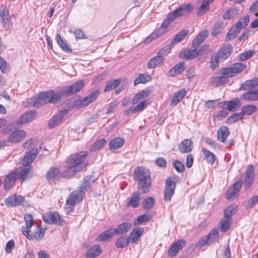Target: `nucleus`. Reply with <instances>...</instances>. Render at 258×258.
Listing matches in <instances>:
<instances>
[{"label":"nucleus","mask_w":258,"mask_h":258,"mask_svg":"<svg viewBox=\"0 0 258 258\" xmlns=\"http://www.w3.org/2000/svg\"><path fill=\"white\" fill-rule=\"evenodd\" d=\"M132 224L131 222H123L119 224L116 228L113 229L115 234L117 235L126 233L132 228Z\"/></svg>","instance_id":"22"},{"label":"nucleus","mask_w":258,"mask_h":258,"mask_svg":"<svg viewBox=\"0 0 258 258\" xmlns=\"http://www.w3.org/2000/svg\"><path fill=\"white\" fill-rule=\"evenodd\" d=\"M46 229L43 227H41L39 225L36 228L34 235H31L32 238H28L29 239L33 240L36 239L38 241L41 240L44 236L45 232Z\"/></svg>","instance_id":"41"},{"label":"nucleus","mask_w":258,"mask_h":258,"mask_svg":"<svg viewBox=\"0 0 258 258\" xmlns=\"http://www.w3.org/2000/svg\"><path fill=\"white\" fill-rule=\"evenodd\" d=\"M231 221V219L226 218H224L221 220L220 226V230L221 231L225 232L228 230Z\"/></svg>","instance_id":"57"},{"label":"nucleus","mask_w":258,"mask_h":258,"mask_svg":"<svg viewBox=\"0 0 258 258\" xmlns=\"http://www.w3.org/2000/svg\"><path fill=\"white\" fill-rule=\"evenodd\" d=\"M208 45H204L200 47L198 50L196 48L192 49H186L183 51L180 52L179 57L183 58L191 59L197 57L199 54H202L208 47Z\"/></svg>","instance_id":"8"},{"label":"nucleus","mask_w":258,"mask_h":258,"mask_svg":"<svg viewBox=\"0 0 258 258\" xmlns=\"http://www.w3.org/2000/svg\"><path fill=\"white\" fill-rule=\"evenodd\" d=\"M62 117L63 115L62 113H59L54 115L48 122V127L51 128L58 124L62 120Z\"/></svg>","instance_id":"45"},{"label":"nucleus","mask_w":258,"mask_h":258,"mask_svg":"<svg viewBox=\"0 0 258 258\" xmlns=\"http://www.w3.org/2000/svg\"><path fill=\"white\" fill-rule=\"evenodd\" d=\"M17 178V175L16 173H11L8 174L4 180V188L6 190L10 189L15 184Z\"/></svg>","instance_id":"27"},{"label":"nucleus","mask_w":258,"mask_h":258,"mask_svg":"<svg viewBox=\"0 0 258 258\" xmlns=\"http://www.w3.org/2000/svg\"><path fill=\"white\" fill-rule=\"evenodd\" d=\"M124 143L123 138L116 137L110 140L109 142V149L110 150H115L121 148Z\"/></svg>","instance_id":"35"},{"label":"nucleus","mask_w":258,"mask_h":258,"mask_svg":"<svg viewBox=\"0 0 258 258\" xmlns=\"http://www.w3.org/2000/svg\"><path fill=\"white\" fill-rule=\"evenodd\" d=\"M213 0H203L202 5L199 9L197 14L198 15H203L207 12L209 9V4L213 2Z\"/></svg>","instance_id":"48"},{"label":"nucleus","mask_w":258,"mask_h":258,"mask_svg":"<svg viewBox=\"0 0 258 258\" xmlns=\"http://www.w3.org/2000/svg\"><path fill=\"white\" fill-rule=\"evenodd\" d=\"M177 253V241L173 243L168 251V255L171 257L174 256Z\"/></svg>","instance_id":"63"},{"label":"nucleus","mask_w":258,"mask_h":258,"mask_svg":"<svg viewBox=\"0 0 258 258\" xmlns=\"http://www.w3.org/2000/svg\"><path fill=\"white\" fill-rule=\"evenodd\" d=\"M62 172L61 173L59 169L54 167L51 168L47 172L46 177L48 180H54L61 177Z\"/></svg>","instance_id":"33"},{"label":"nucleus","mask_w":258,"mask_h":258,"mask_svg":"<svg viewBox=\"0 0 258 258\" xmlns=\"http://www.w3.org/2000/svg\"><path fill=\"white\" fill-rule=\"evenodd\" d=\"M37 153V149L36 148H32L29 152L26 153L23 159V164L31 166V163L35 159Z\"/></svg>","instance_id":"21"},{"label":"nucleus","mask_w":258,"mask_h":258,"mask_svg":"<svg viewBox=\"0 0 258 258\" xmlns=\"http://www.w3.org/2000/svg\"><path fill=\"white\" fill-rule=\"evenodd\" d=\"M246 68V66L241 62L234 63L231 67L222 69V74L227 77H232L235 75L241 73Z\"/></svg>","instance_id":"6"},{"label":"nucleus","mask_w":258,"mask_h":258,"mask_svg":"<svg viewBox=\"0 0 258 258\" xmlns=\"http://www.w3.org/2000/svg\"><path fill=\"white\" fill-rule=\"evenodd\" d=\"M0 70L3 73H7L10 70V67L8 63L0 56Z\"/></svg>","instance_id":"61"},{"label":"nucleus","mask_w":258,"mask_h":258,"mask_svg":"<svg viewBox=\"0 0 258 258\" xmlns=\"http://www.w3.org/2000/svg\"><path fill=\"white\" fill-rule=\"evenodd\" d=\"M202 150L205 156V158L207 161L208 163L213 164L216 159L215 155L212 152L208 150H206L205 148H202Z\"/></svg>","instance_id":"52"},{"label":"nucleus","mask_w":258,"mask_h":258,"mask_svg":"<svg viewBox=\"0 0 258 258\" xmlns=\"http://www.w3.org/2000/svg\"><path fill=\"white\" fill-rule=\"evenodd\" d=\"M257 79L249 80L241 84L240 89L243 90H254L257 88Z\"/></svg>","instance_id":"31"},{"label":"nucleus","mask_w":258,"mask_h":258,"mask_svg":"<svg viewBox=\"0 0 258 258\" xmlns=\"http://www.w3.org/2000/svg\"><path fill=\"white\" fill-rule=\"evenodd\" d=\"M254 167L252 165H249L246 169L244 178V185L247 190L250 188L253 181Z\"/></svg>","instance_id":"19"},{"label":"nucleus","mask_w":258,"mask_h":258,"mask_svg":"<svg viewBox=\"0 0 258 258\" xmlns=\"http://www.w3.org/2000/svg\"><path fill=\"white\" fill-rule=\"evenodd\" d=\"M24 220L25 221L26 226L22 227V231L23 234L26 236L27 238H32L29 234V229L32 226L33 221V217L31 214H26L24 216Z\"/></svg>","instance_id":"20"},{"label":"nucleus","mask_w":258,"mask_h":258,"mask_svg":"<svg viewBox=\"0 0 258 258\" xmlns=\"http://www.w3.org/2000/svg\"><path fill=\"white\" fill-rule=\"evenodd\" d=\"M254 53L255 51L254 50H248L245 52L240 53L239 55V58L241 61L245 60L251 57Z\"/></svg>","instance_id":"60"},{"label":"nucleus","mask_w":258,"mask_h":258,"mask_svg":"<svg viewBox=\"0 0 258 258\" xmlns=\"http://www.w3.org/2000/svg\"><path fill=\"white\" fill-rule=\"evenodd\" d=\"M226 105L227 109L230 111H235L240 106V100L238 98H235L230 101L224 102Z\"/></svg>","instance_id":"37"},{"label":"nucleus","mask_w":258,"mask_h":258,"mask_svg":"<svg viewBox=\"0 0 258 258\" xmlns=\"http://www.w3.org/2000/svg\"><path fill=\"white\" fill-rule=\"evenodd\" d=\"M238 14V10L235 8H232L227 10L223 15V19L225 20H229L231 18L236 16Z\"/></svg>","instance_id":"53"},{"label":"nucleus","mask_w":258,"mask_h":258,"mask_svg":"<svg viewBox=\"0 0 258 258\" xmlns=\"http://www.w3.org/2000/svg\"><path fill=\"white\" fill-rule=\"evenodd\" d=\"M30 169V166L23 164L21 167L17 169V172H15L17 175V178L24 180Z\"/></svg>","instance_id":"36"},{"label":"nucleus","mask_w":258,"mask_h":258,"mask_svg":"<svg viewBox=\"0 0 258 258\" xmlns=\"http://www.w3.org/2000/svg\"><path fill=\"white\" fill-rule=\"evenodd\" d=\"M144 231V229L142 227L134 228L129 235V240L132 243L136 242L143 235Z\"/></svg>","instance_id":"26"},{"label":"nucleus","mask_w":258,"mask_h":258,"mask_svg":"<svg viewBox=\"0 0 258 258\" xmlns=\"http://www.w3.org/2000/svg\"><path fill=\"white\" fill-rule=\"evenodd\" d=\"M177 17V9L170 13L164 20L160 27L153 32L150 36L145 40V43H149L157 38L161 37L167 31V28L174 19Z\"/></svg>","instance_id":"3"},{"label":"nucleus","mask_w":258,"mask_h":258,"mask_svg":"<svg viewBox=\"0 0 258 258\" xmlns=\"http://www.w3.org/2000/svg\"><path fill=\"white\" fill-rule=\"evenodd\" d=\"M114 234H115L114 229H109L101 233L97 238V240L101 241L107 240L112 237Z\"/></svg>","instance_id":"44"},{"label":"nucleus","mask_w":258,"mask_h":258,"mask_svg":"<svg viewBox=\"0 0 258 258\" xmlns=\"http://www.w3.org/2000/svg\"><path fill=\"white\" fill-rule=\"evenodd\" d=\"M140 191L134 192L131 195L130 200L127 202L126 206L134 208H137L140 203Z\"/></svg>","instance_id":"24"},{"label":"nucleus","mask_w":258,"mask_h":258,"mask_svg":"<svg viewBox=\"0 0 258 258\" xmlns=\"http://www.w3.org/2000/svg\"><path fill=\"white\" fill-rule=\"evenodd\" d=\"M101 252V247L99 245H95L90 248L86 252L87 257L94 258L98 256Z\"/></svg>","instance_id":"40"},{"label":"nucleus","mask_w":258,"mask_h":258,"mask_svg":"<svg viewBox=\"0 0 258 258\" xmlns=\"http://www.w3.org/2000/svg\"><path fill=\"white\" fill-rule=\"evenodd\" d=\"M242 181L239 180L235 182L232 186L227 191L226 195V198L227 200L231 199L239 190L242 185Z\"/></svg>","instance_id":"30"},{"label":"nucleus","mask_w":258,"mask_h":258,"mask_svg":"<svg viewBox=\"0 0 258 258\" xmlns=\"http://www.w3.org/2000/svg\"><path fill=\"white\" fill-rule=\"evenodd\" d=\"M258 202V196H254L247 202L246 207L247 208L253 207Z\"/></svg>","instance_id":"64"},{"label":"nucleus","mask_w":258,"mask_h":258,"mask_svg":"<svg viewBox=\"0 0 258 258\" xmlns=\"http://www.w3.org/2000/svg\"><path fill=\"white\" fill-rule=\"evenodd\" d=\"M151 77L150 76H147L146 77L140 74L135 80L134 81V85L136 86L138 84L143 83L145 84L148 81H150L151 80Z\"/></svg>","instance_id":"56"},{"label":"nucleus","mask_w":258,"mask_h":258,"mask_svg":"<svg viewBox=\"0 0 258 258\" xmlns=\"http://www.w3.org/2000/svg\"><path fill=\"white\" fill-rule=\"evenodd\" d=\"M24 130H16L11 134L7 141L2 142L3 146H6L7 142L18 143L22 141L26 136Z\"/></svg>","instance_id":"14"},{"label":"nucleus","mask_w":258,"mask_h":258,"mask_svg":"<svg viewBox=\"0 0 258 258\" xmlns=\"http://www.w3.org/2000/svg\"><path fill=\"white\" fill-rule=\"evenodd\" d=\"M243 117V114L241 112L235 113L227 119V123L228 124L233 123Z\"/></svg>","instance_id":"55"},{"label":"nucleus","mask_w":258,"mask_h":258,"mask_svg":"<svg viewBox=\"0 0 258 258\" xmlns=\"http://www.w3.org/2000/svg\"><path fill=\"white\" fill-rule=\"evenodd\" d=\"M150 93V90L148 89L143 90L138 93L132 100V104H137L140 100L147 97Z\"/></svg>","instance_id":"39"},{"label":"nucleus","mask_w":258,"mask_h":258,"mask_svg":"<svg viewBox=\"0 0 258 258\" xmlns=\"http://www.w3.org/2000/svg\"><path fill=\"white\" fill-rule=\"evenodd\" d=\"M242 181L239 180L235 182L232 186L227 191L226 195V198L227 200L231 199L239 190L242 185Z\"/></svg>","instance_id":"29"},{"label":"nucleus","mask_w":258,"mask_h":258,"mask_svg":"<svg viewBox=\"0 0 258 258\" xmlns=\"http://www.w3.org/2000/svg\"><path fill=\"white\" fill-rule=\"evenodd\" d=\"M236 212V206L234 205H230L228 207L224 212V218L231 219L233 215Z\"/></svg>","instance_id":"49"},{"label":"nucleus","mask_w":258,"mask_h":258,"mask_svg":"<svg viewBox=\"0 0 258 258\" xmlns=\"http://www.w3.org/2000/svg\"><path fill=\"white\" fill-rule=\"evenodd\" d=\"M84 87L83 80H80L75 82L73 85L68 86L65 89L64 93L69 95H73L79 92Z\"/></svg>","instance_id":"18"},{"label":"nucleus","mask_w":258,"mask_h":258,"mask_svg":"<svg viewBox=\"0 0 258 258\" xmlns=\"http://www.w3.org/2000/svg\"><path fill=\"white\" fill-rule=\"evenodd\" d=\"M25 201L24 197L14 194L5 200L6 205L8 207H15L22 205Z\"/></svg>","instance_id":"12"},{"label":"nucleus","mask_w":258,"mask_h":258,"mask_svg":"<svg viewBox=\"0 0 258 258\" xmlns=\"http://www.w3.org/2000/svg\"><path fill=\"white\" fill-rule=\"evenodd\" d=\"M62 93L58 92L56 93L53 90H49L41 93L33 101V106L39 108L47 103H56L62 96Z\"/></svg>","instance_id":"4"},{"label":"nucleus","mask_w":258,"mask_h":258,"mask_svg":"<svg viewBox=\"0 0 258 258\" xmlns=\"http://www.w3.org/2000/svg\"><path fill=\"white\" fill-rule=\"evenodd\" d=\"M88 153L81 151L70 156L65 163L66 169L62 172V178H71L77 173L82 171L87 165L85 159Z\"/></svg>","instance_id":"1"},{"label":"nucleus","mask_w":258,"mask_h":258,"mask_svg":"<svg viewBox=\"0 0 258 258\" xmlns=\"http://www.w3.org/2000/svg\"><path fill=\"white\" fill-rule=\"evenodd\" d=\"M175 187L176 183L175 181L172 180L170 177L168 178L166 182L164 195V199L165 201H170L171 198L174 194Z\"/></svg>","instance_id":"15"},{"label":"nucleus","mask_w":258,"mask_h":258,"mask_svg":"<svg viewBox=\"0 0 258 258\" xmlns=\"http://www.w3.org/2000/svg\"><path fill=\"white\" fill-rule=\"evenodd\" d=\"M106 143V141L105 140V139L102 138V139H99L97 141H96L95 143H94L91 150L92 151H95L99 149L102 146H103Z\"/></svg>","instance_id":"59"},{"label":"nucleus","mask_w":258,"mask_h":258,"mask_svg":"<svg viewBox=\"0 0 258 258\" xmlns=\"http://www.w3.org/2000/svg\"><path fill=\"white\" fill-rule=\"evenodd\" d=\"M36 115V112L35 111L27 112L21 115L17 121V124L18 125H21L30 121Z\"/></svg>","instance_id":"25"},{"label":"nucleus","mask_w":258,"mask_h":258,"mask_svg":"<svg viewBox=\"0 0 258 258\" xmlns=\"http://www.w3.org/2000/svg\"><path fill=\"white\" fill-rule=\"evenodd\" d=\"M257 110V107L254 105H245L242 107L241 113L243 114L244 116L245 115H250L256 112Z\"/></svg>","instance_id":"43"},{"label":"nucleus","mask_w":258,"mask_h":258,"mask_svg":"<svg viewBox=\"0 0 258 258\" xmlns=\"http://www.w3.org/2000/svg\"><path fill=\"white\" fill-rule=\"evenodd\" d=\"M242 181L239 180L235 182L232 186L227 191L226 195V198L227 200L231 199L239 190L242 185Z\"/></svg>","instance_id":"28"},{"label":"nucleus","mask_w":258,"mask_h":258,"mask_svg":"<svg viewBox=\"0 0 258 258\" xmlns=\"http://www.w3.org/2000/svg\"><path fill=\"white\" fill-rule=\"evenodd\" d=\"M0 20L3 27L6 30L10 29L12 26L11 18L10 17L9 12L7 9H3L0 12Z\"/></svg>","instance_id":"17"},{"label":"nucleus","mask_w":258,"mask_h":258,"mask_svg":"<svg viewBox=\"0 0 258 258\" xmlns=\"http://www.w3.org/2000/svg\"><path fill=\"white\" fill-rule=\"evenodd\" d=\"M193 9V7L190 4H186L178 7V16H183L189 13Z\"/></svg>","instance_id":"50"},{"label":"nucleus","mask_w":258,"mask_h":258,"mask_svg":"<svg viewBox=\"0 0 258 258\" xmlns=\"http://www.w3.org/2000/svg\"><path fill=\"white\" fill-rule=\"evenodd\" d=\"M154 199L152 197H148L145 199L143 203V208L144 210L151 209L154 204Z\"/></svg>","instance_id":"54"},{"label":"nucleus","mask_w":258,"mask_h":258,"mask_svg":"<svg viewBox=\"0 0 258 258\" xmlns=\"http://www.w3.org/2000/svg\"><path fill=\"white\" fill-rule=\"evenodd\" d=\"M129 242L128 237L120 236L116 239L115 244L116 248H123L127 247Z\"/></svg>","instance_id":"42"},{"label":"nucleus","mask_w":258,"mask_h":258,"mask_svg":"<svg viewBox=\"0 0 258 258\" xmlns=\"http://www.w3.org/2000/svg\"><path fill=\"white\" fill-rule=\"evenodd\" d=\"M134 179L138 181V188L143 194L148 192L151 186V177L150 170L143 167H136L133 173Z\"/></svg>","instance_id":"2"},{"label":"nucleus","mask_w":258,"mask_h":258,"mask_svg":"<svg viewBox=\"0 0 258 258\" xmlns=\"http://www.w3.org/2000/svg\"><path fill=\"white\" fill-rule=\"evenodd\" d=\"M179 151L183 153L191 152L193 149V143L190 139H185L178 146Z\"/></svg>","instance_id":"23"},{"label":"nucleus","mask_w":258,"mask_h":258,"mask_svg":"<svg viewBox=\"0 0 258 258\" xmlns=\"http://www.w3.org/2000/svg\"><path fill=\"white\" fill-rule=\"evenodd\" d=\"M232 51V47L230 44H227L222 47L214 57L216 63H218L219 61L227 59L231 54Z\"/></svg>","instance_id":"11"},{"label":"nucleus","mask_w":258,"mask_h":258,"mask_svg":"<svg viewBox=\"0 0 258 258\" xmlns=\"http://www.w3.org/2000/svg\"><path fill=\"white\" fill-rule=\"evenodd\" d=\"M100 94L99 90H95L91 92L83 99H80L78 107L80 108L85 107L96 100Z\"/></svg>","instance_id":"10"},{"label":"nucleus","mask_w":258,"mask_h":258,"mask_svg":"<svg viewBox=\"0 0 258 258\" xmlns=\"http://www.w3.org/2000/svg\"><path fill=\"white\" fill-rule=\"evenodd\" d=\"M222 23L220 22H218L216 23L213 28L212 31V35L213 36H216L219 33L222 32Z\"/></svg>","instance_id":"62"},{"label":"nucleus","mask_w":258,"mask_h":258,"mask_svg":"<svg viewBox=\"0 0 258 258\" xmlns=\"http://www.w3.org/2000/svg\"><path fill=\"white\" fill-rule=\"evenodd\" d=\"M208 34V32L207 30H205L199 34L192 42V47L196 48L202 43L207 37Z\"/></svg>","instance_id":"34"},{"label":"nucleus","mask_w":258,"mask_h":258,"mask_svg":"<svg viewBox=\"0 0 258 258\" xmlns=\"http://www.w3.org/2000/svg\"><path fill=\"white\" fill-rule=\"evenodd\" d=\"M249 21V16L247 15L241 18L239 21L229 30L225 40L228 41L234 39L240 32L241 29L245 28L247 26Z\"/></svg>","instance_id":"5"},{"label":"nucleus","mask_w":258,"mask_h":258,"mask_svg":"<svg viewBox=\"0 0 258 258\" xmlns=\"http://www.w3.org/2000/svg\"><path fill=\"white\" fill-rule=\"evenodd\" d=\"M218 141L224 143L226 139L229 135L228 128L225 126H221L217 131Z\"/></svg>","instance_id":"38"},{"label":"nucleus","mask_w":258,"mask_h":258,"mask_svg":"<svg viewBox=\"0 0 258 258\" xmlns=\"http://www.w3.org/2000/svg\"><path fill=\"white\" fill-rule=\"evenodd\" d=\"M217 229H212L207 236H203L197 243V245L202 247L206 244L211 245L215 242L218 238Z\"/></svg>","instance_id":"7"},{"label":"nucleus","mask_w":258,"mask_h":258,"mask_svg":"<svg viewBox=\"0 0 258 258\" xmlns=\"http://www.w3.org/2000/svg\"><path fill=\"white\" fill-rule=\"evenodd\" d=\"M240 98L246 101H256L258 99V86L256 90L248 91L242 95Z\"/></svg>","instance_id":"32"},{"label":"nucleus","mask_w":258,"mask_h":258,"mask_svg":"<svg viewBox=\"0 0 258 258\" xmlns=\"http://www.w3.org/2000/svg\"><path fill=\"white\" fill-rule=\"evenodd\" d=\"M177 43V34L175 36L174 39L171 41L170 44L163 47L162 49H160L158 52L157 55L158 56V60L159 62H163L164 58V56L167 55L171 50L172 47L173 45Z\"/></svg>","instance_id":"16"},{"label":"nucleus","mask_w":258,"mask_h":258,"mask_svg":"<svg viewBox=\"0 0 258 258\" xmlns=\"http://www.w3.org/2000/svg\"><path fill=\"white\" fill-rule=\"evenodd\" d=\"M84 191L82 190H76L70 194L67 199L68 205L74 206L81 202L84 197Z\"/></svg>","instance_id":"13"},{"label":"nucleus","mask_w":258,"mask_h":258,"mask_svg":"<svg viewBox=\"0 0 258 258\" xmlns=\"http://www.w3.org/2000/svg\"><path fill=\"white\" fill-rule=\"evenodd\" d=\"M120 79H115L108 81L104 88V92H107L111 91L116 87L120 83Z\"/></svg>","instance_id":"47"},{"label":"nucleus","mask_w":258,"mask_h":258,"mask_svg":"<svg viewBox=\"0 0 258 258\" xmlns=\"http://www.w3.org/2000/svg\"><path fill=\"white\" fill-rule=\"evenodd\" d=\"M95 180L94 178H93L92 176H87L84 178V181L80 186V190H86L88 188L91 183L93 182Z\"/></svg>","instance_id":"51"},{"label":"nucleus","mask_w":258,"mask_h":258,"mask_svg":"<svg viewBox=\"0 0 258 258\" xmlns=\"http://www.w3.org/2000/svg\"><path fill=\"white\" fill-rule=\"evenodd\" d=\"M42 219L45 223L49 224H55L61 225L63 223V220L60 218L59 214L55 212L51 211L45 214L42 216Z\"/></svg>","instance_id":"9"},{"label":"nucleus","mask_w":258,"mask_h":258,"mask_svg":"<svg viewBox=\"0 0 258 258\" xmlns=\"http://www.w3.org/2000/svg\"><path fill=\"white\" fill-rule=\"evenodd\" d=\"M158 56L157 55L151 59L147 64V67L148 69H153L157 67H159L162 62H159L158 60Z\"/></svg>","instance_id":"58"},{"label":"nucleus","mask_w":258,"mask_h":258,"mask_svg":"<svg viewBox=\"0 0 258 258\" xmlns=\"http://www.w3.org/2000/svg\"><path fill=\"white\" fill-rule=\"evenodd\" d=\"M56 40L58 45L61 48L67 53H71L72 49L68 46V44L62 39L60 35L57 34L56 36Z\"/></svg>","instance_id":"46"}]
</instances>
